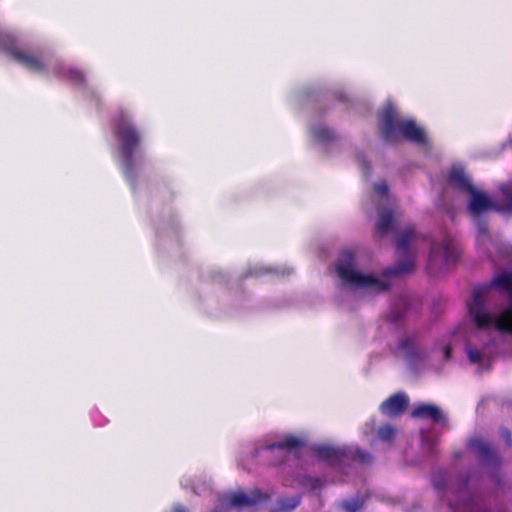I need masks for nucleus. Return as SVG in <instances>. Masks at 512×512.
<instances>
[{"label":"nucleus","mask_w":512,"mask_h":512,"mask_svg":"<svg viewBox=\"0 0 512 512\" xmlns=\"http://www.w3.org/2000/svg\"><path fill=\"white\" fill-rule=\"evenodd\" d=\"M425 248H429V266L435 269L453 265L459 257L458 243L447 231L440 230L437 235L426 237L413 229H406L396 238L399 260L385 268L381 277L363 272L358 267L356 253L352 249H342L334 264L336 285L341 291L385 292L390 288L389 278L403 277L414 270L416 255Z\"/></svg>","instance_id":"nucleus-1"},{"label":"nucleus","mask_w":512,"mask_h":512,"mask_svg":"<svg viewBox=\"0 0 512 512\" xmlns=\"http://www.w3.org/2000/svg\"><path fill=\"white\" fill-rule=\"evenodd\" d=\"M470 330L464 350L478 370H488L501 345L512 339V271L473 288L467 301Z\"/></svg>","instance_id":"nucleus-2"},{"label":"nucleus","mask_w":512,"mask_h":512,"mask_svg":"<svg viewBox=\"0 0 512 512\" xmlns=\"http://www.w3.org/2000/svg\"><path fill=\"white\" fill-rule=\"evenodd\" d=\"M0 52L29 72L53 75L75 87L83 88L90 97L99 99L94 87L87 82L85 74L61 61L46 45L27 41L13 32L0 29Z\"/></svg>","instance_id":"nucleus-3"},{"label":"nucleus","mask_w":512,"mask_h":512,"mask_svg":"<svg viewBox=\"0 0 512 512\" xmlns=\"http://www.w3.org/2000/svg\"><path fill=\"white\" fill-rule=\"evenodd\" d=\"M431 483L452 512H509L493 500L487 477L478 469L457 473L451 484L448 473L439 469L432 473Z\"/></svg>","instance_id":"nucleus-4"},{"label":"nucleus","mask_w":512,"mask_h":512,"mask_svg":"<svg viewBox=\"0 0 512 512\" xmlns=\"http://www.w3.org/2000/svg\"><path fill=\"white\" fill-rule=\"evenodd\" d=\"M113 137V158L131 190L135 192L147 164V156L143 147V133L130 112L119 113L115 120Z\"/></svg>","instance_id":"nucleus-5"},{"label":"nucleus","mask_w":512,"mask_h":512,"mask_svg":"<svg viewBox=\"0 0 512 512\" xmlns=\"http://www.w3.org/2000/svg\"><path fill=\"white\" fill-rule=\"evenodd\" d=\"M499 191L501 193L500 203L495 202L486 192L476 187L468 193L467 212L476 223V243L480 249L487 252L488 257H490V253L486 245L490 242V235L488 224L483 220V217L491 211L498 213L512 212V182L502 184Z\"/></svg>","instance_id":"nucleus-6"},{"label":"nucleus","mask_w":512,"mask_h":512,"mask_svg":"<svg viewBox=\"0 0 512 512\" xmlns=\"http://www.w3.org/2000/svg\"><path fill=\"white\" fill-rule=\"evenodd\" d=\"M378 128L381 138L387 143H397L405 138L416 145L428 147L425 130L417 126L414 120L402 118L391 102H387L379 111Z\"/></svg>","instance_id":"nucleus-7"},{"label":"nucleus","mask_w":512,"mask_h":512,"mask_svg":"<svg viewBox=\"0 0 512 512\" xmlns=\"http://www.w3.org/2000/svg\"><path fill=\"white\" fill-rule=\"evenodd\" d=\"M389 349L394 358L402 362L413 375H420L425 368L428 350L424 345L421 332L405 330L398 333Z\"/></svg>","instance_id":"nucleus-8"},{"label":"nucleus","mask_w":512,"mask_h":512,"mask_svg":"<svg viewBox=\"0 0 512 512\" xmlns=\"http://www.w3.org/2000/svg\"><path fill=\"white\" fill-rule=\"evenodd\" d=\"M314 455L336 473L347 475L353 469L354 463L369 465L372 455L356 445L332 446L326 444L314 445Z\"/></svg>","instance_id":"nucleus-9"},{"label":"nucleus","mask_w":512,"mask_h":512,"mask_svg":"<svg viewBox=\"0 0 512 512\" xmlns=\"http://www.w3.org/2000/svg\"><path fill=\"white\" fill-rule=\"evenodd\" d=\"M467 447L478 458L479 464L487 470V477L496 487H501L503 477L500 470V457L488 443L480 437H472L467 441Z\"/></svg>","instance_id":"nucleus-10"},{"label":"nucleus","mask_w":512,"mask_h":512,"mask_svg":"<svg viewBox=\"0 0 512 512\" xmlns=\"http://www.w3.org/2000/svg\"><path fill=\"white\" fill-rule=\"evenodd\" d=\"M308 132L313 145L327 156H335L334 150L340 147L339 135L335 129L329 127L320 116H317L310 120Z\"/></svg>","instance_id":"nucleus-11"},{"label":"nucleus","mask_w":512,"mask_h":512,"mask_svg":"<svg viewBox=\"0 0 512 512\" xmlns=\"http://www.w3.org/2000/svg\"><path fill=\"white\" fill-rule=\"evenodd\" d=\"M299 95L307 100H313L319 103L320 114L326 112L329 108L325 106V102H338L345 105L349 109L351 99L341 88H332L322 90L314 87H307L300 91Z\"/></svg>","instance_id":"nucleus-12"},{"label":"nucleus","mask_w":512,"mask_h":512,"mask_svg":"<svg viewBox=\"0 0 512 512\" xmlns=\"http://www.w3.org/2000/svg\"><path fill=\"white\" fill-rule=\"evenodd\" d=\"M305 445L306 439L304 437L284 434L277 436L274 442L265 443L262 450L267 453L286 457L288 454H298Z\"/></svg>","instance_id":"nucleus-13"},{"label":"nucleus","mask_w":512,"mask_h":512,"mask_svg":"<svg viewBox=\"0 0 512 512\" xmlns=\"http://www.w3.org/2000/svg\"><path fill=\"white\" fill-rule=\"evenodd\" d=\"M414 308L415 302L410 296H394L385 314V320L395 327H402L405 324L407 314Z\"/></svg>","instance_id":"nucleus-14"},{"label":"nucleus","mask_w":512,"mask_h":512,"mask_svg":"<svg viewBox=\"0 0 512 512\" xmlns=\"http://www.w3.org/2000/svg\"><path fill=\"white\" fill-rule=\"evenodd\" d=\"M451 360V345L443 342H436L431 349V356H428L425 366L433 373L443 375L446 373L447 365Z\"/></svg>","instance_id":"nucleus-15"},{"label":"nucleus","mask_w":512,"mask_h":512,"mask_svg":"<svg viewBox=\"0 0 512 512\" xmlns=\"http://www.w3.org/2000/svg\"><path fill=\"white\" fill-rule=\"evenodd\" d=\"M267 500V496L259 489H252L248 492L237 491L227 496L228 504L233 508H248L261 504Z\"/></svg>","instance_id":"nucleus-16"},{"label":"nucleus","mask_w":512,"mask_h":512,"mask_svg":"<svg viewBox=\"0 0 512 512\" xmlns=\"http://www.w3.org/2000/svg\"><path fill=\"white\" fill-rule=\"evenodd\" d=\"M412 416L414 418L430 420L433 423L446 425L447 424V416L442 411V409L430 403H423L418 405L412 412Z\"/></svg>","instance_id":"nucleus-17"},{"label":"nucleus","mask_w":512,"mask_h":512,"mask_svg":"<svg viewBox=\"0 0 512 512\" xmlns=\"http://www.w3.org/2000/svg\"><path fill=\"white\" fill-rule=\"evenodd\" d=\"M409 405V397L404 392L391 395L380 405V411L387 416L393 417L402 414Z\"/></svg>","instance_id":"nucleus-18"},{"label":"nucleus","mask_w":512,"mask_h":512,"mask_svg":"<svg viewBox=\"0 0 512 512\" xmlns=\"http://www.w3.org/2000/svg\"><path fill=\"white\" fill-rule=\"evenodd\" d=\"M293 273V268L286 265L277 266H265L263 264H254L250 266L246 273L243 275L244 278L250 277H262L265 275H274L277 277L288 276Z\"/></svg>","instance_id":"nucleus-19"},{"label":"nucleus","mask_w":512,"mask_h":512,"mask_svg":"<svg viewBox=\"0 0 512 512\" xmlns=\"http://www.w3.org/2000/svg\"><path fill=\"white\" fill-rule=\"evenodd\" d=\"M448 184L460 191L471 192L475 188L465 169L461 166H452L448 174Z\"/></svg>","instance_id":"nucleus-20"},{"label":"nucleus","mask_w":512,"mask_h":512,"mask_svg":"<svg viewBox=\"0 0 512 512\" xmlns=\"http://www.w3.org/2000/svg\"><path fill=\"white\" fill-rule=\"evenodd\" d=\"M179 232V222L175 215L169 216L167 221L159 224L156 228L157 237L164 238L166 236L177 239Z\"/></svg>","instance_id":"nucleus-21"},{"label":"nucleus","mask_w":512,"mask_h":512,"mask_svg":"<svg viewBox=\"0 0 512 512\" xmlns=\"http://www.w3.org/2000/svg\"><path fill=\"white\" fill-rule=\"evenodd\" d=\"M301 502V496L294 494L291 496H280L272 509L273 512H291L296 509Z\"/></svg>","instance_id":"nucleus-22"},{"label":"nucleus","mask_w":512,"mask_h":512,"mask_svg":"<svg viewBox=\"0 0 512 512\" xmlns=\"http://www.w3.org/2000/svg\"><path fill=\"white\" fill-rule=\"evenodd\" d=\"M393 220L394 217L391 210H381L378 214V219L376 222L377 232L381 235L387 234L392 228Z\"/></svg>","instance_id":"nucleus-23"},{"label":"nucleus","mask_w":512,"mask_h":512,"mask_svg":"<svg viewBox=\"0 0 512 512\" xmlns=\"http://www.w3.org/2000/svg\"><path fill=\"white\" fill-rule=\"evenodd\" d=\"M365 503V498L358 493L357 495L344 499L340 502L339 506L345 512H357Z\"/></svg>","instance_id":"nucleus-24"},{"label":"nucleus","mask_w":512,"mask_h":512,"mask_svg":"<svg viewBox=\"0 0 512 512\" xmlns=\"http://www.w3.org/2000/svg\"><path fill=\"white\" fill-rule=\"evenodd\" d=\"M355 157H356L358 166L361 169L363 177L365 179H368L372 173V166H371L370 161L367 159L365 153L362 151H357Z\"/></svg>","instance_id":"nucleus-25"},{"label":"nucleus","mask_w":512,"mask_h":512,"mask_svg":"<svg viewBox=\"0 0 512 512\" xmlns=\"http://www.w3.org/2000/svg\"><path fill=\"white\" fill-rule=\"evenodd\" d=\"M191 488L194 493L202 495L211 490V482L205 477H199L191 483Z\"/></svg>","instance_id":"nucleus-26"},{"label":"nucleus","mask_w":512,"mask_h":512,"mask_svg":"<svg viewBox=\"0 0 512 512\" xmlns=\"http://www.w3.org/2000/svg\"><path fill=\"white\" fill-rule=\"evenodd\" d=\"M378 437L384 442L391 441L395 436V428L392 425H384L378 429Z\"/></svg>","instance_id":"nucleus-27"},{"label":"nucleus","mask_w":512,"mask_h":512,"mask_svg":"<svg viewBox=\"0 0 512 512\" xmlns=\"http://www.w3.org/2000/svg\"><path fill=\"white\" fill-rule=\"evenodd\" d=\"M374 192L381 199H386L389 194V187L385 181H380L374 184Z\"/></svg>","instance_id":"nucleus-28"},{"label":"nucleus","mask_w":512,"mask_h":512,"mask_svg":"<svg viewBox=\"0 0 512 512\" xmlns=\"http://www.w3.org/2000/svg\"><path fill=\"white\" fill-rule=\"evenodd\" d=\"M422 443H423V445L428 447V449L430 450V454L433 455L434 454V449H435V447L437 445V440L433 439V438H430L427 435H423L422 436Z\"/></svg>","instance_id":"nucleus-29"},{"label":"nucleus","mask_w":512,"mask_h":512,"mask_svg":"<svg viewBox=\"0 0 512 512\" xmlns=\"http://www.w3.org/2000/svg\"><path fill=\"white\" fill-rule=\"evenodd\" d=\"M500 435L505 441L507 446H512V435L509 429L503 427L500 429Z\"/></svg>","instance_id":"nucleus-30"},{"label":"nucleus","mask_w":512,"mask_h":512,"mask_svg":"<svg viewBox=\"0 0 512 512\" xmlns=\"http://www.w3.org/2000/svg\"><path fill=\"white\" fill-rule=\"evenodd\" d=\"M308 485L312 490H319L323 486V481L320 478H309Z\"/></svg>","instance_id":"nucleus-31"},{"label":"nucleus","mask_w":512,"mask_h":512,"mask_svg":"<svg viewBox=\"0 0 512 512\" xmlns=\"http://www.w3.org/2000/svg\"><path fill=\"white\" fill-rule=\"evenodd\" d=\"M214 278H215V281L219 282V283H226V284H228L229 281H230V276L228 274L222 272V271H217L215 273Z\"/></svg>","instance_id":"nucleus-32"},{"label":"nucleus","mask_w":512,"mask_h":512,"mask_svg":"<svg viewBox=\"0 0 512 512\" xmlns=\"http://www.w3.org/2000/svg\"><path fill=\"white\" fill-rule=\"evenodd\" d=\"M462 456H463V452L462 451L455 452L454 455H453L455 460L461 459Z\"/></svg>","instance_id":"nucleus-33"},{"label":"nucleus","mask_w":512,"mask_h":512,"mask_svg":"<svg viewBox=\"0 0 512 512\" xmlns=\"http://www.w3.org/2000/svg\"><path fill=\"white\" fill-rule=\"evenodd\" d=\"M331 481H333V482L342 481V479L340 477H337L336 479H332Z\"/></svg>","instance_id":"nucleus-34"},{"label":"nucleus","mask_w":512,"mask_h":512,"mask_svg":"<svg viewBox=\"0 0 512 512\" xmlns=\"http://www.w3.org/2000/svg\"><path fill=\"white\" fill-rule=\"evenodd\" d=\"M508 143H509V144H512V138H509V139H508Z\"/></svg>","instance_id":"nucleus-35"}]
</instances>
